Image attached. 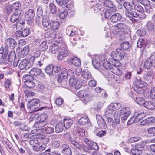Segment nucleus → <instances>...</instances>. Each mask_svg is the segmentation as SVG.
<instances>
[{"label":"nucleus","mask_w":155,"mask_h":155,"mask_svg":"<svg viewBox=\"0 0 155 155\" xmlns=\"http://www.w3.org/2000/svg\"><path fill=\"white\" fill-rule=\"evenodd\" d=\"M39 100L38 99L31 100L27 104V108L31 112H35L38 110H42L44 108H47L48 107H42L39 108L38 103Z\"/></svg>","instance_id":"2"},{"label":"nucleus","mask_w":155,"mask_h":155,"mask_svg":"<svg viewBox=\"0 0 155 155\" xmlns=\"http://www.w3.org/2000/svg\"><path fill=\"white\" fill-rule=\"evenodd\" d=\"M59 54L57 56V58L59 60H61L68 55V53L65 46L61 47L59 49Z\"/></svg>","instance_id":"8"},{"label":"nucleus","mask_w":155,"mask_h":155,"mask_svg":"<svg viewBox=\"0 0 155 155\" xmlns=\"http://www.w3.org/2000/svg\"><path fill=\"white\" fill-rule=\"evenodd\" d=\"M111 56L113 58L112 59L116 61H118L119 60H122L124 58L123 54L118 51L112 52L111 53Z\"/></svg>","instance_id":"10"},{"label":"nucleus","mask_w":155,"mask_h":155,"mask_svg":"<svg viewBox=\"0 0 155 155\" xmlns=\"http://www.w3.org/2000/svg\"><path fill=\"white\" fill-rule=\"evenodd\" d=\"M144 44V40L142 38H139L137 41V46L138 48H141L143 46Z\"/></svg>","instance_id":"64"},{"label":"nucleus","mask_w":155,"mask_h":155,"mask_svg":"<svg viewBox=\"0 0 155 155\" xmlns=\"http://www.w3.org/2000/svg\"><path fill=\"white\" fill-rule=\"evenodd\" d=\"M88 94V91L85 90L80 91L77 93V95L81 98Z\"/></svg>","instance_id":"48"},{"label":"nucleus","mask_w":155,"mask_h":155,"mask_svg":"<svg viewBox=\"0 0 155 155\" xmlns=\"http://www.w3.org/2000/svg\"><path fill=\"white\" fill-rule=\"evenodd\" d=\"M5 44L7 48L14 49L17 45L15 40L11 38H8L5 40Z\"/></svg>","instance_id":"7"},{"label":"nucleus","mask_w":155,"mask_h":155,"mask_svg":"<svg viewBox=\"0 0 155 155\" xmlns=\"http://www.w3.org/2000/svg\"><path fill=\"white\" fill-rule=\"evenodd\" d=\"M148 125L152 126L155 123V117H151L147 118Z\"/></svg>","instance_id":"55"},{"label":"nucleus","mask_w":155,"mask_h":155,"mask_svg":"<svg viewBox=\"0 0 155 155\" xmlns=\"http://www.w3.org/2000/svg\"><path fill=\"white\" fill-rule=\"evenodd\" d=\"M73 76H69L68 78H70L69 79V84L71 86H73L76 85L77 83L78 80L75 78Z\"/></svg>","instance_id":"41"},{"label":"nucleus","mask_w":155,"mask_h":155,"mask_svg":"<svg viewBox=\"0 0 155 155\" xmlns=\"http://www.w3.org/2000/svg\"><path fill=\"white\" fill-rule=\"evenodd\" d=\"M39 51H45L48 48V46L45 41L42 42L38 47Z\"/></svg>","instance_id":"29"},{"label":"nucleus","mask_w":155,"mask_h":155,"mask_svg":"<svg viewBox=\"0 0 155 155\" xmlns=\"http://www.w3.org/2000/svg\"><path fill=\"white\" fill-rule=\"evenodd\" d=\"M97 123L99 126L102 128L107 126L106 123L103 119L100 121H98Z\"/></svg>","instance_id":"62"},{"label":"nucleus","mask_w":155,"mask_h":155,"mask_svg":"<svg viewBox=\"0 0 155 155\" xmlns=\"http://www.w3.org/2000/svg\"><path fill=\"white\" fill-rule=\"evenodd\" d=\"M37 15L38 17H41L43 15V12L42 10V8L41 6H38L37 10Z\"/></svg>","instance_id":"63"},{"label":"nucleus","mask_w":155,"mask_h":155,"mask_svg":"<svg viewBox=\"0 0 155 155\" xmlns=\"http://www.w3.org/2000/svg\"><path fill=\"white\" fill-rule=\"evenodd\" d=\"M146 27L148 31L151 34L155 32V25L151 21L147 22L146 24Z\"/></svg>","instance_id":"14"},{"label":"nucleus","mask_w":155,"mask_h":155,"mask_svg":"<svg viewBox=\"0 0 155 155\" xmlns=\"http://www.w3.org/2000/svg\"><path fill=\"white\" fill-rule=\"evenodd\" d=\"M12 83V80L9 78H5L4 86L6 89H8Z\"/></svg>","instance_id":"47"},{"label":"nucleus","mask_w":155,"mask_h":155,"mask_svg":"<svg viewBox=\"0 0 155 155\" xmlns=\"http://www.w3.org/2000/svg\"><path fill=\"white\" fill-rule=\"evenodd\" d=\"M143 105L146 108L152 110L155 108L154 104L150 101H148L145 102Z\"/></svg>","instance_id":"38"},{"label":"nucleus","mask_w":155,"mask_h":155,"mask_svg":"<svg viewBox=\"0 0 155 155\" xmlns=\"http://www.w3.org/2000/svg\"><path fill=\"white\" fill-rule=\"evenodd\" d=\"M70 62L75 66H78L81 64L80 59L76 57H73L70 60Z\"/></svg>","instance_id":"32"},{"label":"nucleus","mask_w":155,"mask_h":155,"mask_svg":"<svg viewBox=\"0 0 155 155\" xmlns=\"http://www.w3.org/2000/svg\"><path fill=\"white\" fill-rule=\"evenodd\" d=\"M119 66H114L110 69V71L118 75H120L122 73V71L118 68Z\"/></svg>","instance_id":"23"},{"label":"nucleus","mask_w":155,"mask_h":155,"mask_svg":"<svg viewBox=\"0 0 155 155\" xmlns=\"http://www.w3.org/2000/svg\"><path fill=\"white\" fill-rule=\"evenodd\" d=\"M153 67H155V53L152 54L148 58Z\"/></svg>","instance_id":"52"},{"label":"nucleus","mask_w":155,"mask_h":155,"mask_svg":"<svg viewBox=\"0 0 155 155\" xmlns=\"http://www.w3.org/2000/svg\"><path fill=\"white\" fill-rule=\"evenodd\" d=\"M64 127L63 123H58L55 126V131L57 133L61 132L63 131Z\"/></svg>","instance_id":"27"},{"label":"nucleus","mask_w":155,"mask_h":155,"mask_svg":"<svg viewBox=\"0 0 155 155\" xmlns=\"http://www.w3.org/2000/svg\"><path fill=\"white\" fill-rule=\"evenodd\" d=\"M29 47L28 45L24 47L22 50H21L20 56L23 57L28 54L29 52Z\"/></svg>","instance_id":"35"},{"label":"nucleus","mask_w":155,"mask_h":155,"mask_svg":"<svg viewBox=\"0 0 155 155\" xmlns=\"http://www.w3.org/2000/svg\"><path fill=\"white\" fill-rule=\"evenodd\" d=\"M73 120L70 119H64V126L66 129L69 128L72 124Z\"/></svg>","instance_id":"34"},{"label":"nucleus","mask_w":155,"mask_h":155,"mask_svg":"<svg viewBox=\"0 0 155 155\" xmlns=\"http://www.w3.org/2000/svg\"><path fill=\"white\" fill-rule=\"evenodd\" d=\"M120 115H126L129 116L131 113L130 108L128 107H124L121 108L120 111Z\"/></svg>","instance_id":"18"},{"label":"nucleus","mask_w":155,"mask_h":155,"mask_svg":"<svg viewBox=\"0 0 155 155\" xmlns=\"http://www.w3.org/2000/svg\"><path fill=\"white\" fill-rule=\"evenodd\" d=\"M121 106V104L120 103H113L109 105L108 107L114 112L118 110Z\"/></svg>","instance_id":"20"},{"label":"nucleus","mask_w":155,"mask_h":155,"mask_svg":"<svg viewBox=\"0 0 155 155\" xmlns=\"http://www.w3.org/2000/svg\"><path fill=\"white\" fill-rule=\"evenodd\" d=\"M35 16V13L34 10L32 9H30L25 13V19L28 21H31L33 20Z\"/></svg>","instance_id":"12"},{"label":"nucleus","mask_w":155,"mask_h":155,"mask_svg":"<svg viewBox=\"0 0 155 155\" xmlns=\"http://www.w3.org/2000/svg\"><path fill=\"white\" fill-rule=\"evenodd\" d=\"M104 5L105 6L113 9V10H115L116 8L115 5L113 2L110 0H105L104 2Z\"/></svg>","instance_id":"28"},{"label":"nucleus","mask_w":155,"mask_h":155,"mask_svg":"<svg viewBox=\"0 0 155 155\" xmlns=\"http://www.w3.org/2000/svg\"><path fill=\"white\" fill-rule=\"evenodd\" d=\"M81 76L83 78L86 80H88L92 78L91 73L87 69L83 70L82 72Z\"/></svg>","instance_id":"16"},{"label":"nucleus","mask_w":155,"mask_h":155,"mask_svg":"<svg viewBox=\"0 0 155 155\" xmlns=\"http://www.w3.org/2000/svg\"><path fill=\"white\" fill-rule=\"evenodd\" d=\"M58 45L55 44H52L49 47L50 51L53 54L56 53L58 51Z\"/></svg>","instance_id":"30"},{"label":"nucleus","mask_w":155,"mask_h":155,"mask_svg":"<svg viewBox=\"0 0 155 155\" xmlns=\"http://www.w3.org/2000/svg\"><path fill=\"white\" fill-rule=\"evenodd\" d=\"M23 81L25 85L29 88L34 87L35 83L33 77L28 75H24L23 76Z\"/></svg>","instance_id":"5"},{"label":"nucleus","mask_w":155,"mask_h":155,"mask_svg":"<svg viewBox=\"0 0 155 155\" xmlns=\"http://www.w3.org/2000/svg\"><path fill=\"white\" fill-rule=\"evenodd\" d=\"M110 109L108 107L107 108L105 112V115L106 117H112L114 115V112Z\"/></svg>","instance_id":"42"},{"label":"nucleus","mask_w":155,"mask_h":155,"mask_svg":"<svg viewBox=\"0 0 155 155\" xmlns=\"http://www.w3.org/2000/svg\"><path fill=\"white\" fill-rule=\"evenodd\" d=\"M31 75L35 76L40 75L41 77H43L44 74L41 71V69L38 68H34L29 72Z\"/></svg>","instance_id":"13"},{"label":"nucleus","mask_w":155,"mask_h":155,"mask_svg":"<svg viewBox=\"0 0 155 155\" xmlns=\"http://www.w3.org/2000/svg\"><path fill=\"white\" fill-rule=\"evenodd\" d=\"M115 11L114 10H111V9H109L108 10H103V13L104 15L106 18L110 19L111 15H112L113 13Z\"/></svg>","instance_id":"31"},{"label":"nucleus","mask_w":155,"mask_h":155,"mask_svg":"<svg viewBox=\"0 0 155 155\" xmlns=\"http://www.w3.org/2000/svg\"><path fill=\"white\" fill-rule=\"evenodd\" d=\"M143 87H142L141 85L135 86L133 87V88L134 91L138 94H142L144 92Z\"/></svg>","instance_id":"33"},{"label":"nucleus","mask_w":155,"mask_h":155,"mask_svg":"<svg viewBox=\"0 0 155 155\" xmlns=\"http://www.w3.org/2000/svg\"><path fill=\"white\" fill-rule=\"evenodd\" d=\"M89 119L88 116L85 115L82 117L78 120V123L82 126H84L89 122Z\"/></svg>","instance_id":"19"},{"label":"nucleus","mask_w":155,"mask_h":155,"mask_svg":"<svg viewBox=\"0 0 155 155\" xmlns=\"http://www.w3.org/2000/svg\"><path fill=\"white\" fill-rule=\"evenodd\" d=\"M90 5L91 8H93L94 11L95 12L100 11L101 8V4H97L94 2H91L90 3Z\"/></svg>","instance_id":"24"},{"label":"nucleus","mask_w":155,"mask_h":155,"mask_svg":"<svg viewBox=\"0 0 155 155\" xmlns=\"http://www.w3.org/2000/svg\"><path fill=\"white\" fill-rule=\"evenodd\" d=\"M152 66V65L151 62L149 61L148 58H147L144 63V68L146 69H150Z\"/></svg>","instance_id":"57"},{"label":"nucleus","mask_w":155,"mask_h":155,"mask_svg":"<svg viewBox=\"0 0 155 155\" xmlns=\"http://www.w3.org/2000/svg\"><path fill=\"white\" fill-rule=\"evenodd\" d=\"M66 33L67 35L71 36H74L75 35V32H74L71 26L67 27L66 29Z\"/></svg>","instance_id":"45"},{"label":"nucleus","mask_w":155,"mask_h":155,"mask_svg":"<svg viewBox=\"0 0 155 155\" xmlns=\"http://www.w3.org/2000/svg\"><path fill=\"white\" fill-rule=\"evenodd\" d=\"M121 47L124 50H127L130 47L128 42H125L122 43L120 45Z\"/></svg>","instance_id":"56"},{"label":"nucleus","mask_w":155,"mask_h":155,"mask_svg":"<svg viewBox=\"0 0 155 155\" xmlns=\"http://www.w3.org/2000/svg\"><path fill=\"white\" fill-rule=\"evenodd\" d=\"M108 61H106L103 63V67L107 69H109L110 71L111 68H112L114 66H120V64L119 61H116L114 60L110 59Z\"/></svg>","instance_id":"6"},{"label":"nucleus","mask_w":155,"mask_h":155,"mask_svg":"<svg viewBox=\"0 0 155 155\" xmlns=\"http://www.w3.org/2000/svg\"><path fill=\"white\" fill-rule=\"evenodd\" d=\"M76 133L78 135L83 136L85 135V131L84 129L80 128H76Z\"/></svg>","instance_id":"51"},{"label":"nucleus","mask_w":155,"mask_h":155,"mask_svg":"<svg viewBox=\"0 0 155 155\" xmlns=\"http://www.w3.org/2000/svg\"><path fill=\"white\" fill-rule=\"evenodd\" d=\"M116 26L118 29L121 30H124L127 28V26L124 23H118L116 25Z\"/></svg>","instance_id":"59"},{"label":"nucleus","mask_w":155,"mask_h":155,"mask_svg":"<svg viewBox=\"0 0 155 155\" xmlns=\"http://www.w3.org/2000/svg\"><path fill=\"white\" fill-rule=\"evenodd\" d=\"M73 75L74 73L72 70H69L67 71L66 69H62L60 73L58 75L57 79V81L60 86L63 87H66L67 85L66 78L68 77L69 76H73Z\"/></svg>","instance_id":"1"},{"label":"nucleus","mask_w":155,"mask_h":155,"mask_svg":"<svg viewBox=\"0 0 155 155\" xmlns=\"http://www.w3.org/2000/svg\"><path fill=\"white\" fill-rule=\"evenodd\" d=\"M99 149V147L97 144L94 142L90 146L88 147V150H97Z\"/></svg>","instance_id":"58"},{"label":"nucleus","mask_w":155,"mask_h":155,"mask_svg":"<svg viewBox=\"0 0 155 155\" xmlns=\"http://www.w3.org/2000/svg\"><path fill=\"white\" fill-rule=\"evenodd\" d=\"M22 12V11L21 10L15 11V12L11 16V21L12 23L17 22L21 17Z\"/></svg>","instance_id":"9"},{"label":"nucleus","mask_w":155,"mask_h":155,"mask_svg":"<svg viewBox=\"0 0 155 155\" xmlns=\"http://www.w3.org/2000/svg\"><path fill=\"white\" fill-rule=\"evenodd\" d=\"M21 4L19 2H17L13 3L11 6L12 9L11 10L14 9L15 10V11L21 10L19 8L21 7Z\"/></svg>","instance_id":"43"},{"label":"nucleus","mask_w":155,"mask_h":155,"mask_svg":"<svg viewBox=\"0 0 155 155\" xmlns=\"http://www.w3.org/2000/svg\"><path fill=\"white\" fill-rule=\"evenodd\" d=\"M68 12V9H67L66 10H64L60 13L59 15V17L63 19L67 16Z\"/></svg>","instance_id":"54"},{"label":"nucleus","mask_w":155,"mask_h":155,"mask_svg":"<svg viewBox=\"0 0 155 155\" xmlns=\"http://www.w3.org/2000/svg\"><path fill=\"white\" fill-rule=\"evenodd\" d=\"M121 18V15L119 13H116L112 15L110 20L112 22L116 23L120 21Z\"/></svg>","instance_id":"17"},{"label":"nucleus","mask_w":155,"mask_h":155,"mask_svg":"<svg viewBox=\"0 0 155 155\" xmlns=\"http://www.w3.org/2000/svg\"><path fill=\"white\" fill-rule=\"evenodd\" d=\"M133 82L136 86L141 85L142 87H146L147 86V83L142 81L140 78L139 77H137L134 79Z\"/></svg>","instance_id":"15"},{"label":"nucleus","mask_w":155,"mask_h":155,"mask_svg":"<svg viewBox=\"0 0 155 155\" xmlns=\"http://www.w3.org/2000/svg\"><path fill=\"white\" fill-rule=\"evenodd\" d=\"M135 101L137 104L140 105H143L145 101L144 99L142 97H137L135 99Z\"/></svg>","instance_id":"61"},{"label":"nucleus","mask_w":155,"mask_h":155,"mask_svg":"<svg viewBox=\"0 0 155 155\" xmlns=\"http://www.w3.org/2000/svg\"><path fill=\"white\" fill-rule=\"evenodd\" d=\"M16 56L15 52L14 51H12L9 53L8 55V61L6 60L4 63L5 64H6L8 61H12L15 60L16 58Z\"/></svg>","instance_id":"25"},{"label":"nucleus","mask_w":155,"mask_h":155,"mask_svg":"<svg viewBox=\"0 0 155 155\" xmlns=\"http://www.w3.org/2000/svg\"><path fill=\"white\" fill-rule=\"evenodd\" d=\"M60 23L58 22L51 21H50L49 27L52 29L53 31L51 30V32H46V35H48L51 38H54L56 36L55 31L58 29Z\"/></svg>","instance_id":"3"},{"label":"nucleus","mask_w":155,"mask_h":155,"mask_svg":"<svg viewBox=\"0 0 155 155\" xmlns=\"http://www.w3.org/2000/svg\"><path fill=\"white\" fill-rule=\"evenodd\" d=\"M92 99L91 96L89 94L85 96L81 99V100L86 104L89 102Z\"/></svg>","instance_id":"49"},{"label":"nucleus","mask_w":155,"mask_h":155,"mask_svg":"<svg viewBox=\"0 0 155 155\" xmlns=\"http://www.w3.org/2000/svg\"><path fill=\"white\" fill-rule=\"evenodd\" d=\"M31 66L30 65V63H29V60L25 59L21 61L19 65V68L21 70H22L24 68L28 69Z\"/></svg>","instance_id":"11"},{"label":"nucleus","mask_w":155,"mask_h":155,"mask_svg":"<svg viewBox=\"0 0 155 155\" xmlns=\"http://www.w3.org/2000/svg\"><path fill=\"white\" fill-rule=\"evenodd\" d=\"M53 68L54 66L53 65H50L47 66L45 70L46 72L49 75H52L53 72Z\"/></svg>","instance_id":"46"},{"label":"nucleus","mask_w":155,"mask_h":155,"mask_svg":"<svg viewBox=\"0 0 155 155\" xmlns=\"http://www.w3.org/2000/svg\"><path fill=\"white\" fill-rule=\"evenodd\" d=\"M77 148L79 149L81 151L83 150V151L87 152V150H89L88 149V147L85 146L83 144H80L79 143Z\"/></svg>","instance_id":"50"},{"label":"nucleus","mask_w":155,"mask_h":155,"mask_svg":"<svg viewBox=\"0 0 155 155\" xmlns=\"http://www.w3.org/2000/svg\"><path fill=\"white\" fill-rule=\"evenodd\" d=\"M42 23L43 26L47 28L50 26V21H49L48 18L46 16H44L42 18Z\"/></svg>","instance_id":"36"},{"label":"nucleus","mask_w":155,"mask_h":155,"mask_svg":"<svg viewBox=\"0 0 155 155\" xmlns=\"http://www.w3.org/2000/svg\"><path fill=\"white\" fill-rule=\"evenodd\" d=\"M46 125L45 122L38 121V122L35 123L34 125V126L35 127L41 128V130H43V128Z\"/></svg>","instance_id":"39"},{"label":"nucleus","mask_w":155,"mask_h":155,"mask_svg":"<svg viewBox=\"0 0 155 155\" xmlns=\"http://www.w3.org/2000/svg\"><path fill=\"white\" fill-rule=\"evenodd\" d=\"M45 148V145H40L39 144H36L34 145L33 146V150L35 152L42 151L44 150Z\"/></svg>","instance_id":"26"},{"label":"nucleus","mask_w":155,"mask_h":155,"mask_svg":"<svg viewBox=\"0 0 155 155\" xmlns=\"http://www.w3.org/2000/svg\"><path fill=\"white\" fill-rule=\"evenodd\" d=\"M40 54V52L39 51L34 52L33 56L31 57L29 59V63L31 66H32L34 64L35 58L38 57Z\"/></svg>","instance_id":"21"},{"label":"nucleus","mask_w":155,"mask_h":155,"mask_svg":"<svg viewBox=\"0 0 155 155\" xmlns=\"http://www.w3.org/2000/svg\"><path fill=\"white\" fill-rule=\"evenodd\" d=\"M92 64L96 69L98 68L100 66V62L96 58H94L92 61Z\"/></svg>","instance_id":"53"},{"label":"nucleus","mask_w":155,"mask_h":155,"mask_svg":"<svg viewBox=\"0 0 155 155\" xmlns=\"http://www.w3.org/2000/svg\"><path fill=\"white\" fill-rule=\"evenodd\" d=\"M125 14L129 18H132L133 17L137 18L138 15L135 11H127L125 12Z\"/></svg>","instance_id":"37"},{"label":"nucleus","mask_w":155,"mask_h":155,"mask_svg":"<svg viewBox=\"0 0 155 155\" xmlns=\"http://www.w3.org/2000/svg\"><path fill=\"white\" fill-rule=\"evenodd\" d=\"M49 8L52 14L55 13L56 11V8L55 5L53 3L49 4Z\"/></svg>","instance_id":"60"},{"label":"nucleus","mask_w":155,"mask_h":155,"mask_svg":"<svg viewBox=\"0 0 155 155\" xmlns=\"http://www.w3.org/2000/svg\"><path fill=\"white\" fill-rule=\"evenodd\" d=\"M48 118V117L46 114H43L39 116L38 115L37 120L38 121L45 122V121Z\"/></svg>","instance_id":"44"},{"label":"nucleus","mask_w":155,"mask_h":155,"mask_svg":"<svg viewBox=\"0 0 155 155\" xmlns=\"http://www.w3.org/2000/svg\"><path fill=\"white\" fill-rule=\"evenodd\" d=\"M144 116V114L143 112H135L134 115L129 120L127 124L130 125L134 123H137L142 119Z\"/></svg>","instance_id":"4"},{"label":"nucleus","mask_w":155,"mask_h":155,"mask_svg":"<svg viewBox=\"0 0 155 155\" xmlns=\"http://www.w3.org/2000/svg\"><path fill=\"white\" fill-rule=\"evenodd\" d=\"M42 129L43 132L47 134L52 133L54 131V128L53 127L47 126V125L45 127V128H43Z\"/></svg>","instance_id":"40"},{"label":"nucleus","mask_w":155,"mask_h":155,"mask_svg":"<svg viewBox=\"0 0 155 155\" xmlns=\"http://www.w3.org/2000/svg\"><path fill=\"white\" fill-rule=\"evenodd\" d=\"M138 146H135L130 150L131 153L134 155H142V151L141 150L137 148Z\"/></svg>","instance_id":"22"}]
</instances>
